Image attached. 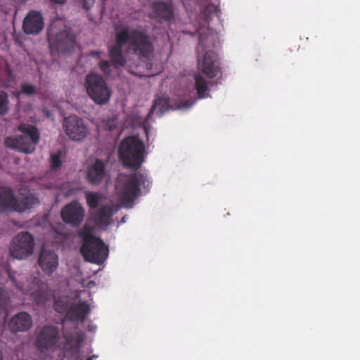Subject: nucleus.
Here are the masks:
<instances>
[{
  "label": "nucleus",
  "mask_w": 360,
  "mask_h": 360,
  "mask_svg": "<svg viewBox=\"0 0 360 360\" xmlns=\"http://www.w3.org/2000/svg\"><path fill=\"white\" fill-rule=\"evenodd\" d=\"M94 357H95V355L88 357L86 360H92Z\"/></svg>",
  "instance_id": "39"
},
{
  "label": "nucleus",
  "mask_w": 360,
  "mask_h": 360,
  "mask_svg": "<svg viewBox=\"0 0 360 360\" xmlns=\"http://www.w3.org/2000/svg\"><path fill=\"white\" fill-rule=\"evenodd\" d=\"M129 44V50L141 58H148L153 51L150 37L144 30L129 29L122 27L116 29L115 44L109 46L108 53L115 68L124 67L126 59L122 53L124 45Z\"/></svg>",
  "instance_id": "1"
},
{
  "label": "nucleus",
  "mask_w": 360,
  "mask_h": 360,
  "mask_svg": "<svg viewBox=\"0 0 360 360\" xmlns=\"http://www.w3.org/2000/svg\"><path fill=\"white\" fill-rule=\"evenodd\" d=\"M107 127L110 131H112L116 128V124L112 121L110 124H108Z\"/></svg>",
  "instance_id": "36"
},
{
  "label": "nucleus",
  "mask_w": 360,
  "mask_h": 360,
  "mask_svg": "<svg viewBox=\"0 0 360 360\" xmlns=\"http://www.w3.org/2000/svg\"><path fill=\"white\" fill-rule=\"evenodd\" d=\"M150 18L158 22H171L174 20V8L171 3L156 1L151 4Z\"/></svg>",
  "instance_id": "16"
},
{
  "label": "nucleus",
  "mask_w": 360,
  "mask_h": 360,
  "mask_svg": "<svg viewBox=\"0 0 360 360\" xmlns=\"http://www.w3.org/2000/svg\"><path fill=\"white\" fill-rule=\"evenodd\" d=\"M15 286L23 293L30 294L32 299L39 305H44L51 299L49 287L46 283L38 278H34L30 285L18 284L13 281Z\"/></svg>",
  "instance_id": "9"
},
{
  "label": "nucleus",
  "mask_w": 360,
  "mask_h": 360,
  "mask_svg": "<svg viewBox=\"0 0 360 360\" xmlns=\"http://www.w3.org/2000/svg\"><path fill=\"white\" fill-rule=\"evenodd\" d=\"M144 131H145V133H146V136L148 137V129H146V128H145V130H144Z\"/></svg>",
  "instance_id": "38"
},
{
  "label": "nucleus",
  "mask_w": 360,
  "mask_h": 360,
  "mask_svg": "<svg viewBox=\"0 0 360 360\" xmlns=\"http://www.w3.org/2000/svg\"><path fill=\"white\" fill-rule=\"evenodd\" d=\"M62 162L60 160V153L58 152L51 156V165L53 169H58L60 167Z\"/></svg>",
  "instance_id": "31"
},
{
  "label": "nucleus",
  "mask_w": 360,
  "mask_h": 360,
  "mask_svg": "<svg viewBox=\"0 0 360 360\" xmlns=\"http://www.w3.org/2000/svg\"><path fill=\"white\" fill-rule=\"evenodd\" d=\"M81 253L86 261L101 264L104 262L108 255V248L99 238L89 243L87 249L81 248Z\"/></svg>",
  "instance_id": "13"
},
{
  "label": "nucleus",
  "mask_w": 360,
  "mask_h": 360,
  "mask_svg": "<svg viewBox=\"0 0 360 360\" xmlns=\"http://www.w3.org/2000/svg\"><path fill=\"white\" fill-rule=\"evenodd\" d=\"M195 88L200 99L209 96L210 89L207 82L200 75H195Z\"/></svg>",
  "instance_id": "24"
},
{
  "label": "nucleus",
  "mask_w": 360,
  "mask_h": 360,
  "mask_svg": "<svg viewBox=\"0 0 360 360\" xmlns=\"http://www.w3.org/2000/svg\"><path fill=\"white\" fill-rule=\"evenodd\" d=\"M200 5L204 6V8L200 13L199 17L205 23H208L213 15H217L220 13L219 7L210 3V0H200Z\"/></svg>",
  "instance_id": "23"
},
{
  "label": "nucleus",
  "mask_w": 360,
  "mask_h": 360,
  "mask_svg": "<svg viewBox=\"0 0 360 360\" xmlns=\"http://www.w3.org/2000/svg\"><path fill=\"white\" fill-rule=\"evenodd\" d=\"M63 335L65 340V348L70 350L79 349L84 340V335L82 333L65 330Z\"/></svg>",
  "instance_id": "21"
},
{
  "label": "nucleus",
  "mask_w": 360,
  "mask_h": 360,
  "mask_svg": "<svg viewBox=\"0 0 360 360\" xmlns=\"http://www.w3.org/2000/svg\"><path fill=\"white\" fill-rule=\"evenodd\" d=\"M85 87L89 98L98 105L107 103L112 92L104 78L97 74H89L85 79Z\"/></svg>",
  "instance_id": "7"
},
{
  "label": "nucleus",
  "mask_w": 360,
  "mask_h": 360,
  "mask_svg": "<svg viewBox=\"0 0 360 360\" xmlns=\"http://www.w3.org/2000/svg\"><path fill=\"white\" fill-rule=\"evenodd\" d=\"M12 332H24L32 326V318L27 312L22 311L14 316L8 323Z\"/></svg>",
  "instance_id": "19"
},
{
  "label": "nucleus",
  "mask_w": 360,
  "mask_h": 360,
  "mask_svg": "<svg viewBox=\"0 0 360 360\" xmlns=\"http://www.w3.org/2000/svg\"><path fill=\"white\" fill-rule=\"evenodd\" d=\"M49 46L51 52L65 53L74 50L76 38L71 28L63 26L57 29L51 26L47 33Z\"/></svg>",
  "instance_id": "6"
},
{
  "label": "nucleus",
  "mask_w": 360,
  "mask_h": 360,
  "mask_svg": "<svg viewBox=\"0 0 360 360\" xmlns=\"http://www.w3.org/2000/svg\"><path fill=\"white\" fill-rule=\"evenodd\" d=\"M146 148L137 136L123 139L118 147V155L123 166L134 170L139 169L144 162Z\"/></svg>",
  "instance_id": "4"
},
{
  "label": "nucleus",
  "mask_w": 360,
  "mask_h": 360,
  "mask_svg": "<svg viewBox=\"0 0 360 360\" xmlns=\"http://www.w3.org/2000/svg\"><path fill=\"white\" fill-rule=\"evenodd\" d=\"M39 200L32 195L23 197L20 201H18L11 189L4 188L0 190V213L7 210L24 212L32 208L34 205L39 204Z\"/></svg>",
  "instance_id": "8"
},
{
  "label": "nucleus",
  "mask_w": 360,
  "mask_h": 360,
  "mask_svg": "<svg viewBox=\"0 0 360 360\" xmlns=\"http://www.w3.org/2000/svg\"><path fill=\"white\" fill-rule=\"evenodd\" d=\"M18 129L23 135L6 137L4 141L5 146L27 154L32 153L39 141V130L36 127L26 123L20 124Z\"/></svg>",
  "instance_id": "5"
},
{
  "label": "nucleus",
  "mask_w": 360,
  "mask_h": 360,
  "mask_svg": "<svg viewBox=\"0 0 360 360\" xmlns=\"http://www.w3.org/2000/svg\"><path fill=\"white\" fill-rule=\"evenodd\" d=\"M82 8L89 11L95 3V0H81Z\"/></svg>",
  "instance_id": "32"
},
{
  "label": "nucleus",
  "mask_w": 360,
  "mask_h": 360,
  "mask_svg": "<svg viewBox=\"0 0 360 360\" xmlns=\"http://www.w3.org/2000/svg\"><path fill=\"white\" fill-rule=\"evenodd\" d=\"M67 0H51V2L57 4H64Z\"/></svg>",
  "instance_id": "37"
},
{
  "label": "nucleus",
  "mask_w": 360,
  "mask_h": 360,
  "mask_svg": "<svg viewBox=\"0 0 360 360\" xmlns=\"http://www.w3.org/2000/svg\"><path fill=\"white\" fill-rule=\"evenodd\" d=\"M112 214V208L110 206L104 205L93 212L91 216L96 224L102 225L110 224Z\"/></svg>",
  "instance_id": "22"
},
{
  "label": "nucleus",
  "mask_w": 360,
  "mask_h": 360,
  "mask_svg": "<svg viewBox=\"0 0 360 360\" xmlns=\"http://www.w3.org/2000/svg\"><path fill=\"white\" fill-rule=\"evenodd\" d=\"M59 340V330L57 326L45 325L39 332L36 338V346L43 352L53 349Z\"/></svg>",
  "instance_id": "12"
},
{
  "label": "nucleus",
  "mask_w": 360,
  "mask_h": 360,
  "mask_svg": "<svg viewBox=\"0 0 360 360\" xmlns=\"http://www.w3.org/2000/svg\"><path fill=\"white\" fill-rule=\"evenodd\" d=\"M102 195L96 192H87L86 193V200L90 209H96L98 207Z\"/></svg>",
  "instance_id": "26"
},
{
  "label": "nucleus",
  "mask_w": 360,
  "mask_h": 360,
  "mask_svg": "<svg viewBox=\"0 0 360 360\" xmlns=\"http://www.w3.org/2000/svg\"><path fill=\"white\" fill-rule=\"evenodd\" d=\"M91 309L89 305L84 301L79 300L77 304L72 305L66 312V318L72 321L83 322Z\"/></svg>",
  "instance_id": "20"
},
{
  "label": "nucleus",
  "mask_w": 360,
  "mask_h": 360,
  "mask_svg": "<svg viewBox=\"0 0 360 360\" xmlns=\"http://www.w3.org/2000/svg\"><path fill=\"white\" fill-rule=\"evenodd\" d=\"M193 103H194V101L190 102V101H187L184 102V103H181L178 105V108H188L191 107V105Z\"/></svg>",
  "instance_id": "35"
},
{
  "label": "nucleus",
  "mask_w": 360,
  "mask_h": 360,
  "mask_svg": "<svg viewBox=\"0 0 360 360\" xmlns=\"http://www.w3.org/2000/svg\"><path fill=\"white\" fill-rule=\"evenodd\" d=\"M55 309L58 313H63L66 310V307L60 305V301H56L54 304Z\"/></svg>",
  "instance_id": "33"
},
{
  "label": "nucleus",
  "mask_w": 360,
  "mask_h": 360,
  "mask_svg": "<svg viewBox=\"0 0 360 360\" xmlns=\"http://www.w3.org/2000/svg\"><path fill=\"white\" fill-rule=\"evenodd\" d=\"M198 34V68L208 78H215L221 74L218 55L212 51V49L215 48L216 44L219 43L218 36L209 28H207L205 32L203 29H200Z\"/></svg>",
  "instance_id": "2"
},
{
  "label": "nucleus",
  "mask_w": 360,
  "mask_h": 360,
  "mask_svg": "<svg viewBox=\"0 0 360 360\" xmlns=\"http://www.w3.org/2000/svg\"><path fill=\"white\" fill-rule=\"evenodd\" d=\"M103 53V51H91L89 53V56L93 57V58H96L97 59H100L101 58V55Z\"/></svg>",
  "instance_id": "34"
},
{
  "label": "nucleus",
  "mask_w": 360,
  "mask_h": 360,
  "mask_svg": "<svg viewBox=\"0 0 360 360\" xmlns=\"http://www.w3.org/2000/svg\"><path fill=\"white\" fill-rule=\"evenodd\" d=\"M37 87L33 84L25 83L22 84L20 86V90L18 92L19 95H25L31 96L37 94Z\"/></svg>",
  "instance_id": "28"
},
{
  "label": "nucleus",
  "mask_w": 360,
  "mask_h": 360,
  "mask_svg": "<svg viewBox=\"0 0 360 360\" xmlns=\"http://www.w3.org/2000/svg\"><path fill=\"white\" fill-rule=\"evenodd\" d=\"M84 214V207L77 201L71 202L61 210L63 221L72 227H77L82 224Z\"/></svg>",
  "instance_id": "14"
},
{
  "label": "nucleus",
  "mask_w": 360,
  "mask_h": 360,
  "mask_svg": "<svg viewBox=\"0 0 360 360\" xmlns=\"http://www.w3.org/2000/svg\"><path fill=\"white\" fill-rule=\"evenodd\" d=\"M8 301L9 299L6 291L0 288V316L6 314Z\"/></svg>",
  "instance_id": "29"
},
{
  "label": "nucleus",
  "mask_w": 360,
  "mask_h": 360,
  "mask_svg": "<svg viewBox=\"0 0 360 360\" xmlns=\"http://www.w3.org/2000/svg\"><path fill=\"white\" fill-rule=\"evenodd\" d=\"M22 30L26 34L37 35L44 27V20L40 11H30L22 22Z\"/></svg>",
  "instance_id": "15"
},
{
  "label": "nucleus",
  "mask_w": 360,
  "mask_h": 360,
  "mask_svg": "<svg viewBox=\"0 0 360 360\" xmlns=\"http://www.w3.org/2000/svg\"><path fill=\"white\" fill-rule=\"evenodd\" d=\"M9 109L8 96L4 91H0V115H5Z\"/></svg>",
  "instance_id": "27"
},
{
  "label": "nucleus",
  "mask_w": 360,
  "mask_h": 360,
  "mask_svg": "<svg viewBox=\"0 0 360 360\" xmlns=\"http://www.w3.org/2000/svg\"><path fill=\"white\" fill-rule=\"evenodd\" d=\"M98 67L105 76H110L112 74L111 64L109 60H102L98 63Z\"/></svg>",
  "instance_id": "30"
},
{
  "label": "nucleus",
  "mask_w": 360,
  "mask_h": 360,
  "mask_svg": "<svg viewBox=\"0 0 360 360\" xmlns=\"http://www.w3.org/2000/svg\"><path fill=\"white\" fill-rule=\"evenodd\" d=\"M93 229L89 226H84L82 229L78 232L79 236L82 239L83 244L82 247L84 249H87L89 246V243L98 239L92 234Z\"/></svg>",
  "instance_id": "25"
},
{
  "label": "nucleus",
  "mask_w": 360,
  "mask_h": 360,
  "mask_svg": "<svg viewBox=\"0 0 360 360\" xmlns=\"http://www.w3.org/2000/svg\"><path fill=\"white\" fill-rule=\"evenodd\" d=\"M105 176V165L103 161L96 159L87 169L86 180L91 185H98Z\"/></svg>",
  "instance_id": "18"
},
{
  "label": "nucleus",
  "mask_w": 360,
  "mask_h": 360,
  "mask_svg": "<svg viewBox=\"0 0 360 360\" xmlns=\"http://www.w3.org/2000/svg\"><path fill=\"white\" fill-rule=\"evenodd\" d=\"M118 184L119 198L124 204H127L132 203L141 194V189L144 193H147L151 181L147 174L135 172L121 176Z\"/></svg>",
  "instance_id": "3"
},
{
  "label": "nucleus",
  "mask_w": 360,
  "mask_h": 360,
  "mask_svg": "<svg viewBox=\"0 0 360 360\" xmlns=\"http://www.w3.org/2000/svg\"><path fill=\"white\" fill-rule=\"evenodd\" d=\"M34 241L33 236L28 232H21L13 239L10 247L11 255L16 259H23L33 252Z\"/></svg>",
  "instance_id": "10"
},
{
  "label": "nucleus",
  "mask_w": 360,
  "mask_h": 360,
  "mask_svg": "<svg viewBox=\"0 0 360 360\" xmlns=\"http://www.w3.org/2000/svg\"><path fill=\"white\" fill-rule=\"evenodd\" d=\"M63 126L67 136L75 141H83L89 134V129L84 121L76 115L65 117Z\"/></svg>",
  "instance_id": "11"
},
{
  "label": "nucleus",
  "mask_w": 360,
  "mask_h": 360,
  "mask_svg": "<svg viewBox=\"0 0 360 360\" xmlns=\"http://www.w3.org/2000/svg\"><path fill=\"white\" fill-rule=\"evenodd\" d=\"M38 264L47 276H51L58 266V257L53 250L43 248L38 258Z\"/></svg>",
  "instance_id": "17"
}]
</instances>
